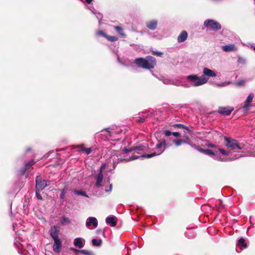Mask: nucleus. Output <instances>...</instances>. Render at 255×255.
<instances>
[{
  "label": "nucleus",
  "mask_w": 255,
  "mask_h": 255,
  "mask_svg": "<svg viewBox=\"0 0 255 255\" xmlns=\"http://www.w3.org/2000/svg\"><path fill=\"white\" fill-rule=\"evenodd\" d=\"M133 62L138 67L148 70L153 68L156 65L155 58L151 56L136 58Z\"/></svg>",
  "instance_id": "obj_1"
},
{
  "label": "nucleus",
  "mask_w": 255,
  "mask_h": 255,
  "mask_svg": "<svg viewBox=\"0 0 255 255\" xmlns=\"http://www.w3.org/2000/svg\"><path fill=\"white\" fill-rule=\"evenodd\" d=\"M224 140L226 141L225 145L228 148L235 152H237L238 150H241L244 148V145L240 143L236 139L230 137H224Z\"/></svg>",
  "instance_id": "obj_2"
},
{
  "label": "nucleus",
  "mask_w": 255,
  "mask_h": 255,
  "mask_svg": "<svg viewBox=\"0 0 255 255\" xmlns=\"http://www.w3.org/2000/svg\"><path fill=\"white\" fill-rule=\"evenodd\" d=\"M204 26L208 29L213 31H217L221 29V24L213 19H207L204 21Z\"/></svg>",
  "instance_id": "obj_3"
},
{
  "label": "nucleus",
  "mask_w": 255,
  "mask_h": 255,
  "mask_svg": "<svg viewBox=\"0 0 255 255\" xmlns=\"http://www.w3.org/2000/svg\"><path fill=\"white\" fill-rule=\"evenodd\" d=\"M47 186L46 180H42L40 176L36 177L35 188L38 190V191H41Z\"/></svg>",
  "instance_id": "obj_4"
},
{
  "label": "nucleus",
  "mask_w": 255,
  "mask_h": 255,
  "mask_svg": "<svg viewBox=\"0 0 255 255\" xmlns=\"http://www.w3.org/2000/svg\"><path fill=\"white\" fill-rule=\"evenodd\" d=\"M234 108L232 107H219L218 113L223 116H228L231 114L232 111L234 110Z\"/></svg>",
  "instance_id": "obj_5"
},
{
  "label": "nucleus",
  "mask_w": 255,
  "mask_h": 255,
  "mask_svg": "<svg viewBox=\"0 0 255 255\" xmlns=\"http://www.w3.org/2000/svg\"><path fill=\"white\" fill-rule=\"evenodd\" d=\"M54 243L53 246V249L55 253H60L62 249V242L59 238L53 239Z\"/></svg>",
  "instance_id": "obj_6"
},
{
  "label": "nucleus",
  "mask_w": 255,
  "mask_h": 255,
  "mask_svg": "<svg viewBox=\"0 0 255 255\" xmlns=\"http://www.w3.org/2000/svg\"><path fill=\"white\" fill-rule=\"evenodd\" d=\"M59 227L56 226H52L49 231L50 235L53 239L59 238Z\"/></svg>",
  "instance_id": "obj_7"
},
{
  "label": "nucleus",
  "mask_w": 255,
  "mask_h": 255,
  "mask_svg": "<svg viewBox=\"0 0 255 255\" xmlns=\"http://www.w3.org/2000/svg\"><path fill=\"white\" fill-rule=\"evenodd\" d=\"M36 161H34L33 160H32L31 161H29L27 163H26L24 166L21 168V169L19 171L20 174L21 175H23L26 171L30 169L31 167L35 164Z\"/></svg>",
  "instance_id": "obj_8"
},
{
  "label": "nucleus",
  "mask_w": 255,
  "mask_h": 255,
  "mask_svg": "<svg viewBox=\"0 0 255 255\" xmlns=\"http://www.w3.org/2000/svg\"><path fill=\"white\" fill-rule=\"evenodd\" d=\"M254 98V94L253 93H251L248 96L247 99L244 102V105L243 106V108L245 110V111H248L249 108L251 106L250 103L253 101V100Z\"/></svg>",
  "instance_id": "obj_9"
},
{
  "label": "nucleus",
  "mask_w": 255,
  "mask_h": 255,
  "mask_svg": "<svg viewBox=\"0 0 255 255\" xmlns=\"http://www.w3.org/2000/svg\"><path fill=\"white\" fill-rule=\"evenodd\" d=\"M222 49L224 52H229L237 51V48L234 44H231L222 46Z\"/></svg>",
  "instance_id": "obj_10"
},
{
  "label": "nucleus",
  "mask_w": 255,
  "mask_h": 255,
  "mask_svg": "<svg viewBox=\"0 0 255 255\" xmlns=\"http://www.w3.org/2000/svg\"><path fill=\"white\" fill-rule=\"evenodd\" d=\"M172 127L174 128H178L180 129H186L187 132L190 133L192 134L193 131V128L192 127H187L185 126L184 125L178 124H174L172 126Z\"/></svg>",
  "instance_id": "obj_11"
},
{
  "label": "nucleus",
  "mask_w": 255,
  "mask_h": 255,
  "mask_svg": "<svg viewBox=\"0 0 255 255\" xmlns=\"http://www.w3.org/2000/svg\"><path fill=\"white\" fill-rule=\"evenodd\" d=\"M116 218L114 216H109L106 219V223L112 227H115L117 225Z\"/></svg>",
  "instance_id": "obj_12"
},
{
  "label": "nucleus",
  "mask_w": 255,
  "mask_h": 255,
  "mask_svg": "<svg viewBox=\"0 0 255 255\" xmlns=\"http://www.w3.org/2000/svg\"><path fill=\"white\" fill-rule=\"evenodd\" d=\"M93 225L94 227H97L98 226V221L96 218L95 217H89L86 222V226L89 227L91 225Z\"/></svg>",
  "instance_id": "obj_13"
},
{
  "label": "nucleus",
  "mask_w": 255,
  "mask_h": 255,
  "mask_svg": "<svg viewBox=\"0 0 255 255\" xmlns=\"http://www.w3.org/2000/svg\"><path fill=\"white\" fill-rule=\"evenodd\" d=\"M188 33L185 30L182 31L177 37L178 42H184L187 38Z\"/></svg>",
  "instance_id": "obj_14"
},
{
  "label": "nucleus",
  "mask_w": 255,
  "mask_h": 255,
  "mask_svg": "<svg viewBox=\"0 0 255 255\" xmlns=\"http://www.w3.org/2000/svg\"><path fill=\"white\" fill-rule=\"evenodd\" d=\"M203 72L204 75L208 76L209 77L213 78L216 76V74L214 71L206 67L203 69Z\"/></svg>",
  "instance_id": "obj_15"
},
{
  "label": "nucleus",
  "mask_w": 255,
  "mask_h": 255,
  "mask_svg": "<svg viewBox=\"0 0 255 255\" xmlns=\"http://www.w3.org/2000/svg\"><path fill=\"white\" fill-rule=\"evenodd\" d=\"M157 21L156 20H152L146 22L147 27L150 30H154L156 28Z\"/></svg>",
  "instance_id": "obj_16"
},
{
  "label": "nucleus",
  "mask_w": 255,
  "mask_h": 255,
  "mask_svg": "<svg viewBox=\"0 0 255 255\" xmlns=\"http://www.w3.org/2000/svg\"><path fill=\"white\" fill-rule=\"evenodd\" d=\"M104 178L103 174L101 173H99L97 176H96V185L97 187H100L101 186V183L103 181Z\"/></svg>",
  "instance_id": "obj_17"
},
{
  "label": "nucleus",
  "mask_w": 255,
  "mask_h": 255,
  "mask_svg": "<svg viewBox=\"0 0 255 255\" xmlns=\"http://www.w3.org/2000/svg\"><path fill=\"white\" fill-rule=\"evenodd\" d=\"M190 82L189 87L192 86H198L205 84L207 81H189Z\"/></svg>",
  "instance_id": "obj_18"
},
{
  "label": "nucleus",
  "mask_w": 255,
  "mask_h": 255,
  "mask_svg": "<svg viewBox=\"0 0 255 255\" xmlns=\"http://www.w3.org/2000/svg\"><path fill=\"white\" fill-rule=\"evenodd\" d=\"M74 244L75 246L78 247L80 249L82 248L84 245L82 243V238H77L74 240Z\"/></svg>",
  "instance_id": "obj_19"
},
{
  "label": "nucleus",
  "mask_w": 255,
  "mask_h": 255,
  "mask_svg": "<svg viewBox=\"0 0 255 255\" xmlns=\"http://www.w3.org/2000/svg\"><path fill=\"white\" fill-rule=\"evenodd\" d=\"M238 246L239 247H243L244 249H247L248 247L247 244L245 243V240L243 238L239 240Z\"/></svg>",
  "instance_id": "obj_20"
},
{
  "label": "nucleus",
  "mask_w": 255,
  "mask_h": 255,
  "mask_svg": "<svg viewBox=\"0 0 255 255\" xmlns=\"http://www.w3.org/2000/svg\"><path fill=\"white\" fill-rule=\"evenodd\" d=\"M138 158V156H136L134 155H132V156L130 157L129 158L125 159V158H118V160L119 162H123L124 161L128 162L129 161H131L132 160L136 159Z\"/></svg>",
  "instance_id": "obj_21"
},
{
  "label": "nucleus",
  "mask_w": 255,
  "mask_h": 255,
  "mask_svg": "<svg viewBox=\"0 0 255 255\" xmlns=\"http://www.w3.org/2000/svg\"><path fill=\"white\" fill-rule=\"evenodd\" d=\"M163 151H161L159 153H158L157 154L156 152H153V153H152L151 154H142L141 156L142 157H144V158H151V157H153L154 156L160 154L161 153L163 152Z\"/></svg>",
  "instance_id": "obj_22"
},
{
  "label": "nucleus",
  "mask_w": 255,
  "mask_h": 255,
  "mask_svg": "<svg viewBox=\"0 0 255 255\" xmlns=\"http://www.w3.org/2000/svg\"><path fill=\"white\" fill-rule=\"evenodd\" d=\"M92 242L94 246L99 247L101 245L102 241V240H97L96 239H94L92 240Z\"/></svg>",
  "instance_id": "obj_23"
},
{
  "label": "nucleus",
  "mask_w": 255,
  "mask_h": 255,
  "mask_svg": "<svg viewBox=\"0 0 255 255\" xmlns=\"http://www.w3.org/2000/svg\"><path fill=\"white\" fill-rule=\"evenodd\" d=\"M115 29L121 36L123 37L126 36V34L124 33L123 29L122 27L120 26H115Z\"/></svg>",
  "instance_id": "obj_24"
},
{
  "label": "nucleus",
  "mask_w": 255,
  "mask_h": 255,
  "mask_svg": "<svg viewBox=\"0 0 255 255\" xmlns=\"http://www.w3.org/2000/svg\"><path fill=\"white\" fill-rule=\"evenodd\" d=\"M61 222L62 225H64L66 224H69L71 222V221L69 218L65 216H63L61 218Z\"/></svg>",
  "instance_id": "obj_25"
},
{
  "label": "nucleus",
  "mask_w": 255,
  "mask_h": 255,
  "mask_svg": "<svg viewBox=\"0 0 255 255\" xmlns=\"http://www.w3.org/2000/svg\"><path fill=\"white\" fill-rule=\"evenodd\" d=\"M173 141L177 146H179L182 143L186 142L185 140H183L182 139H174Z\"/></svg>",
  "instance_id": "obj_26"
},
{
  "label": "nucleus",
  "mask_w": 255,
  "mask_h": 255,
  "mask_svg": "<svg viewBox=\"0 0 255 255\" xmlns=\"http://www.w3.org/2000/svg\"><path fill=\"white\" fill-rule=\"evenodd\" d=\"M187 80H201V79L197 75H190L188 76Z\"/></svg>",
  "instance_id": "obj_27"
},
{
  "label": "nucleus",
  "mask_w": 255,
  "mask_h": 255,
  "mask_svg": "<svg viewBox=\"0 0 255 255\" xmlns=\"http://www.w3.org/2000/svg\"><path fill=\"white\" fill-rule=\"evenodd\" d=\"M92 12L95 14L97 18V19L99 20V23H100V21L102 18V14L100 12H96V11L91 10Z\"/></svg>",
  "instance_id": "obj_28"
},
{
  "label": "nucleus",
  "mask_w": 255,
  "mask_h": 255,
  "mask_svg": "<svg viewBox=\"0 0 255 255\" xmlns=\"http://www.w3.org/2000/svg\"><path fill=\"white\" fill-rule=\"evenodd\" d=\"M73 191L77 195H82V196H87L86 193L83 191H80V190H77L76 189H74Z\"/></svg>",
  "instance_id": "obj_29"
},
{
  "label": "nucleus",
  "mask_w": 255,
  "mask_h": 255,
  "mask_svg": "<svg viewBox=\"0 0 255 255\" xmlns=\"http://www.w3.org/2000/svg\"><path fill=\"white\" fill-rule=\"evenodd\" d=\"M106 38H107L110 41H115L118 39V37L115 36L107 35Z\"/></svg>",
  "instance_id": "obj_30"
},
{
  "label": "nucleus",
  "mask_w": 255,
  "mask_h": 255,
  "mask_svg": "<svg viewBox=\"0 0 255 255\" xmlns=\"http://www.w3.org/2000/svg\"><path fill=\"white\" fill-rule=\"evenodd\" d=\"M204 154L208 155L209 156H213L215 155V153L212 150L208 149L205 150Z\"/></svg>",
  "instance_id": "obj_31"
},
{
  "label": "nucleus",
  "mask_w": 255,
  "mask_h": 255,
  "mask_svg": "<svg viewBox=\"0 0 255 255\" xmlns=\"http://www.w3.org/2000/svg\"><path fill=\"white\" fill-rule=\"evenodd\" d=\"M80 253L85 255H92V252L85 250H82L79 251Z\"/></svg>",
  "instance_id": "obj_32"
},
{
  "label": "nucleus",
  "mask_w": 255,
  "mask_h": 255,
  "mask_svg": "<svg viewBox=\"0 0 255 255\" xmlns=\"http://www.w3.org/2000/svg\"><path fill=\"white\" fill-rule=\"evenodd\" d=\"M133 150H135V148H134V146L131 147V148H130L129 149L125 147L123 149V151L125 153H128V152H131Z\"/></svg>",
  "instance_id": "obj_33"
},
{
  "label": "nucleus",
  "mask_w": 255,
  "mask_h": 255,
  "mask_svg": "<svg viewBox=\"0 0 255 255\" xmlns=\"http://www.w3.org/2000/svg\"><path fill=\"white\" fill-rule=\"evenodd\" d=\"M81 151L89 154L92 152V149L91 148H83L81 149Z\"/></svg>",
  "instance_id": "obj_34"
},
{
  "label": "nucleus",
  "mask_w": 255,
  "mask_h": 255,
  "mask_svg": "<svg viewBox=\"0 0 255 255\" xmlns=\"http://www.w3.org/2000/svg\"><path fill=\"white\" fill-rule=\"evenodd\" d=\"M219 150L222 154L225 155H229L230 154V152L227 151L226 150L222 148H219Z\"/></svg>",
  "instance_id": "obj_35"
},
{
  "label": "nucleus",
  "mask_w": 255,
  "mask_h": 255,
  "mask_svg": "<svg viewBox=\"0 0 255 255\" xmlns=\"http://www.w3.org/2000/svg\"><path fill=\"white\" fill-rule=\"evenodd\" d=\"M238 61L239 63L243 64H245L246 62V59L241 57L238 58Z\"/></svg>",
  "instance_id": "obj_36"
},
{
  "label": "nucleus",
  "mask_w": 255,
  "mask_h": 255,
  "mask_svg": "<svg viewBox=\"0 0 255 255\" xmlns=\"http://www.w3.org/2000/svg\"><path fill=\"white\" fill-rule=\"evenodd\" d=\"M40 191H38V190L36 189V196L38 200H42V197L40 194Z\"/></svg>",
  "instance_id": "obj_37"
},
{
  "label": "nucleus",
  "mask_w": 255,
  "mask_h": 255,
  "mask_svg": "<svg viewBox=\"0 0 255 255\" xmlns=\"http://www.w3.org/2000/svg\"><path fill=\"white\" fill-rule=\"evenodd\" d=\"M134 148H135V150H143L145 148V147L144 146H134Z\"/></svg>",
  "instance_id": "obj_38"
},
{
  "label": "nucleus",
  "mask_w": 255,
  "mask_h": 255,
  "mask_svg": "<svg viewBox=\"0 0 255 255\" xmlns=\"http://www.w3.org/2000/svg\"><path fill=\"white\" fill-rule=\"evenodd\" d=\"M231 82H224L222 83H215V84L217 85L218 86H225L226 85H229Z\"/></svg>",
  "instance_id": "obj_39"
},
{
  "label": "nucleus",
  "mask_w": 255,
  "mask_h": 255,
  "mask_svg": "<svg viewBox=\"0 0 255 255\" xmlns=\"http://www.w3.org/2000/svg\"><path fill=\"white\" fill-rule=\"evenodd\" d=\"M97 34L98 35H101V36H104L105 37H106V36L107 35L106 33H105L102 31H98L97 32Z\"/></svg>",
  "instance_id": "obj_40"
},
{
  "label": "nucleus",
  "mask_w": 255,
  "mask_h": 255,
  "mask_svg": "<svg viewBox=\"0 0 255 255\" xmlns=\"http://www.w3.org/2000/svg\"><path fill=\"white\" fill-rule=\"evenodd\" d=\"M145 121V119L142 117H139L138 119L136 120V122L138 123H142Z\"/></svg>",
  "instance_id": "obj_41"
},
{
  "label": "nucleus",
  "mask_w": 255,
  "mask_h": 255,
  "mask_svg": "<svg viewBox=\"0 0 255 255\" xmlns=\"http://www.w3.org/2000/svg\"><path fill=\"white\" fill-rule=\"evenodd\" d=\"M65 193H66V191H65V189H62L61 191V195H60L61 199H63L64 198Z\"/></svg>",
  "instance_id": "obj_42"
},
{
  "label": "nucleus",
  "mask_w": 255,
  "mask_h": 255,
  "mask_svg": "<svg viewBox=\"0 0 255 255\" xmlns=\"http://www.w3.org/2000/svg\"><path fill=\"white\" fill-rule=\"evenodd\" d=\"M153 54L155 55H156V56H162V55H163V53L161 52H159V51H153Z\"/></svg>",
  "instance_id": "obj_43"
},
{
  "label": "nucleus",
  "mask_w": 255,
  "mask_h": 255,
  "mask_svg": "<svg viewBox=\"0 0 255 255\" xmlns=\"http://www.w3.org/2000/svg\"><path fill=\"white\" fill-rule=\"evenodd\" d=\"M160 144L162 146V147H164L165 148L167 146V143L165 139H162L160 141Z\"/></svg>",
  "instance_id": "obj_44"
},
{
  "label": "nucleus",
  "mask_w": 255,
  "mask_h": 255,
  "mask_svg": "<svg viewBox=\"0 0 255 255\" xmlns=\"http://www.w3.org/2000/svg\"><path fill=\"white\" fill-rule=\"evenodd\" d=\"M172 134V132L168 130H166L164 131V134L167 136H170Z\"/></svg>",
  "instance_id": "obj_45"
},
{
  "label": "nucleus",
  "mask_w": 255,
  "mask_h": 255,
  "mask_svg": "<svg viewBox=\"0 0 255 255\" xmlns=\"http://www.w3.org/2000/svg\"><path fill=\"white\" fill-rule=\"evenodd\" d=\"M172 134L176 137H180L181 136V134L179 132H173Z\"/></svg>",
  "instance_id": "obj_46"
},
{
  "label": "nucleus",
  "mask_w": 255,
  "mask_h": 255,
  "mask_svg": "<svg viewBox=\"0 0 255 255\" xmlns=\"http://www.w3.org/2000/svg\"><path fill=\"white\" fill-rule=\"evenodd\" d=\"M197 149L201 153H205V149H203V148H200V147H197Z\"/></svg>",
  "instance_id": "obj_47"
},
{
  "label": "nucleus",
  "mask_w": 255,
  "mask_h": 255,
  "mask_svg": "<svg viewBox=\"0 0 255 255\" xmlns=\"http://www.w3.org/2000/svg\"><path fill=\"white\" fill-rule=\"evenodd\" d=\"M105 164L102 165V166L100 167V169L99 173H101H101H103V171L105 169Z\"/></svg>",
  "instance_id": "obj_48"
},
{
  "label": "nucleus",
  "mask_w": 255,
  "mask_h": 255,
  "mask_svg": "<svg viewBox=\"0 0 255 255\" xmlns=\"http://www.w3.org/2000/svg\"><path fill=\"white\" fill-rule=\"evenodd\" d=\"M244 81H239L237 83V85L238 86H242L244 84Z\"/></svg>",
  "instance_id": "obj_49"
},
{
  "label": "nucleus",
  "mask_w": 255,
  "mask_h": 255,
  "mask_svg": "<svg viewBox=\"0 0 255 255\" xmlns=\"http://www.w3.org/2000/svg\"><path fill=\"white\" fill-rule=\"evenodd\" d=\"M162 146L161 145V144H160V143H158V144H156V148L157 149H160L161 147H162Z\"/></svg>",
  "instance_id": "obj_50"
},
{
  "label": "nucleus",
  "mask_w": 255,
  "mask_h": 255,
  "mask_svg": "<svg viewBox=\"0 0 255 255\" xmlns=\"http://www.w3.org/2000/svg\"><path fill=\"white\" fill-rule=\"evenodd\" d=\"M208 146L209 147H212V148L216 147V146L215 144H213L212 143H210V144H208Z\"/></svg>",
  "instance_id": "obj_51"
},
{
  "label": "nucleus",
  "mask_w": 255,
  "mask_h": 255,
  "mask_svg": "<svg viewBox=\"0 0 255 255\" xmlns=\"http://www.w3.org/2000/svg\"><path fill=\"white\" fill-rule=\"evenodd\" d=\"M32 150L31 148V147H27L25 149V151L26 152H30Z\"/></svg>",
  "instance_id": "obj_52"
},
{
  "label": "nucleus",
  "mask_w": 255,
  "mask_h": 255,
  "mask_svg": "<svg viewBox=\"0 0 255 255\" xmlns=\"http://www.w3.org/2000/svg\"><path fill=\"white\" fill-rule=\"evenodd\" d=\"M93 0H85L87 3H91Z\"/></svg>",
  "instance_id": "obj_53"
},
{
  "label": "nucleus",
  "mask_w": 255,
  "mask_h": 255,
  "mask_svg": "<svg viewBox=\"0 0 255 255\" xmlns=\"http://www.w3.org/2000/svg\"><path fill=\"white\" fill-rule=\"evenodd\" d=\"M77 147H84V144H81L78 145H77Z\"/></svg>",
  "instance_id": "obj_54"
},
{
  "label": "nucleus",
  "mask_w": 255,
  "mask_h": 255,
  "mask_svg": "<svg viewBox=\"0 0 255 255\" xmlns=\"http://www.w3.org/2000/svg\"><path fill=\"white\" fill-rule=\"evenodd\" d=\"M106 130L110 133V131L108 130V129H106Z\"/></svg>",
  "instance_id": "obj_55"
},
{
  "label": "nucleus",
  "mask_w": 255,
  "mask_h": 255,
  "mask_svg": "<svg viewBox=\"0 0 255 255\" xmlns=\"http://www.w3.org/2000/svg\"><path fill=\"white\" fill-rule=\"evenodd\" d=\"M221 161H224V159H222V160H221Z\"/></svg>",
  "instance_id": "obj_56"
},
{
  "label": "nucleus",
  "mask_w": 255,
  "mask_h": 255,
  "mask_svg": "<svg viewBox=\"0 0 255 255\" xmlns=\"http://www.w3.org/2000/svg\"><path fill=\"white\" fill-rule=\"evenodd\" d=\"M221 161H224V159H222V160H221Z\"/></svg>",
  "instance_id": "obj_57"
},
{
  "label": "nucleus",
  "mask_w": 255,
  "mask_h": 255,
  "mask_svg": "<svg viewBox=\"0 0 255 255\" xmlns=\"http://www.w3.org/2000/svg\"><path fill=\"white\" fill-rule=\"evenodd\" d=\"M113 166H114V168H115V164L113 165Z\"/></svg>",
  "instance_id": "obj_58"
},
{
  "label": "nucleus",
  "mask_w": 255,
  "mask_h": 255,
  "mask_svg": "<svg viewBox=\"0 0 255 255\" xmlns=\"http://www.w3.org/2000/svg\"><path fill=\"white\" fill-rule=\"evenodd\" d=\"M253 48H254V49L255 50V47H254Z\"/></svg>",
  "instance_id": "obj_59"
}]
</instances>
